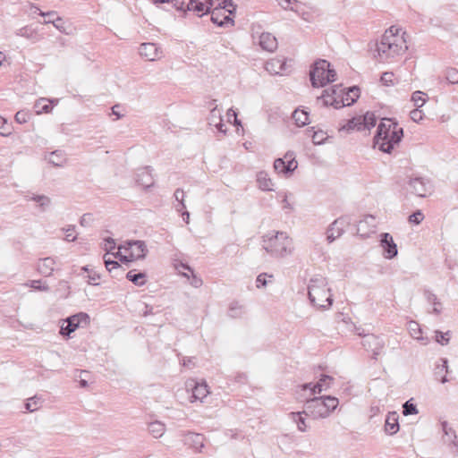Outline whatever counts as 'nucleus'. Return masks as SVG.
I'll return each instance as SVG.
<instances>
[{"instance_id": "nucleus-1", "label": "nucleus", "mask_w": 458, "mask_h": 458, "mask_svg": "<svg viewBox=\"0 0 458 458\" xmlns=\"http://www.w3.org/2000/svg\"><path fill=\"white\" fill-rule=\"evenodd\" d=\"M406 36L400 27L391 26L386 30L380 41L376 44L374 59L382 64L394 62L408 50Z\"/></svg>"}, {"instance_id": "nucleus-2", "label": "nucleus", "mask_w": 458, "mask_h": 458, "mask_svg": "<svg viewBox=\"0 0 458 458\" xmlns=\"http://www.w3.org/2000/svg\"><path fill=\"white\" fill-rule=\"evenodd\" d=\"M403 136V128L398 125L397 122L391 118H383L377 125L376 135H374V148L378 145L380 151L391 153Z\"/></svg>"}, {"instance_id": "nucleus-3", "label": "nucleus", "mask_w": 458, "mask_h": 458, "mask_svg": "<svg viewBox=\"0 0 458 458\" xmlns=\"http://www.w3.org/2000/svg\"><path fill=\"white\" fill-rule=\"evenodd\" d=\"M262 247L270 256L283 258L292 254L293 240L284 232L268 233L262 238Z\"/></svg>"}, {"instance_id": "nucleus-4", "label": "nucleus", "mask_w": 458, "mask_h": 458, "mask_svg": "<svg viewBox=\"0 0 458 458\" xmlns=\"http://www.w3.org/2000/svg\"><path fill=\"white\" fill-rule=\"evenodd\" d=\"M327 286V279L321 276H316L310 280L308 294L314 306L324 309L332 305V294Z\"/></svg>"}, {"instance_id": "nucleus-5", "label": "nucleus", "mask_w": 458, "mask_h": 458, "mask_svg": "<svg viewBox=\"0 0 458 458\" xmlns=\"http://www.w3.org/2000/svg\"><path fill=\"white\" fill-rule=\"evenodd\" d=\"M330 66V63L324 59H319L314 63L310 71V80L312 87H324L336 80V72Z\"/></svg>"}, {"instance_id": "nucleus-6", "label": "nucleus", "mask_w": 458, "mask_h": 458, "mask_svg": "<svg viewBox=\"0 0 458 458\" xmlns=\"http://www.w3.org/2000/svg\"><path fill=\"white\" fill-rule=\"evenodd\" d=\"M154 4H172L173 7L178 11H192L198 16H202L208 13L215 5L214 0H190L188 4L185 0H152Z\"/></svg>"}, {"instance_id": "nucleus-7", "label": "nucleus", "mask_w": 458, "mask_h": 458, "mask_svg": "<svg viewBox=\"0 0 458 458\" xmlns=\"http://www.w3.org/2000/svg\"><path fill=\"white\" fill-rule=\"evenodd\" d=\"M370 126H372V114L367 112L364 115L352 117L345 124L341 125L339 131L350 132L356 130L369 134Z\"/></svg>"}, {"instance_id": "nucleus-8", "label": "nucleus", "mask_w": 458, "mask_h": 458, "mask_svg": "<svg viewBox=\"0 0 458 458\" xmlns=\"http://www.w3.org/2000/svg\"><path fill=\"white\" fill-rule=\"evenodd\" d=\"M352 221V219L351 216L345 215L338 217L331 223L326 232L327 241L328 243H331L337 238L341 237L345 232V228L351 225Z\"/></svg>"}, {"instance_id": "nucleus-9", "label": "nucleus", "mask_w": 458, "mask_h": 458, "mask_svg": "<svg viewBox=\"0 0 458 458\" xmlns=\"http://www.w3.org/2000/svg\"><path fill=\"white\" fill-rule=\"evenodd\" d=\"M303 412L315 420L325 419L329 416L324 405L322 397H313L306 401Z\"/></svg>"}, {"instance_id": "nucleus-10", "label": "nucleus", "mask_w": 458, "mask_h": 458, "mask_svg": "<svg viewBox=\"0 0 458 458\" xmlns=\"http://www.w3.org/2000/svg\"><path fill=\"white\" fill-rule=\"evenodd\" d=\"M66 325H63L60 333L63 335H69L80 327L81 324L88 325L89 323V317L88 314L80 312L66 318Z\"/></svg>"}, {"instance_id": "nucleus-11", "label": "nucleus", "mask_w": 458, "mask_h": 458, "mask_svg": "<svg viewBox=\"0 0 458 458\" xmlns=\"http://www.w3.org/2000/svg\"><path fill=\"white\" fill-rule=\"evenodd\" d=\"M297 161L293 152H287L283 158H277L274 162V168L279 174H290L297 168Z\"/></svg>"}, {"instance_id": "nucleus-12", "label": "nucleus", "mask_w": 458, "mask_h": 458, "mask_svg": "<svg viewBox=\"0 0 458 458\" xmlns=\"http://www.w3.org/2000/svg\"><path fill=\"white\" fill-rule=\"evenodd\" d=\"M380 247L383 250L382 254L384 258L392 259L397 256L398 250L397 245L394 243L392 235L388 233H383L380 234Z\"/></svg>"}, {"instance_id": "nucleus-13", "label": "nucleus", "mask_w": 458, "mask_h": 458, "mask_svg": "<svg viewBox=\"0 0 458 458\" xmlns=\"http://www.w3.org/2000/svg\"><path fill=\"white\" fill-rule=\"evenodd\" d=\"M119 249L130 251L131 259L134 260L144 259L147 252V246L143 241H130L119 246Z\"/></svg>"}, {"instance_id": "nucleus-14", "label": "nucleus", "mask_w": 458, "mask_h": 458, "mask_svg": "<svg viewBox=\"0 0 458 458\" xmlns=\"http://www.w3.org/2000/svg\"><path fill=\"white\" fill-rule=\"evenodd\" d=\"M139 53L147 61L155 62L163 57V51L155 43H142L140 46Z\"/></svg>"}, {"instance_id": "nucleus-15", "label": "nucleus", "mask_w": 458, "mask_h": 458, "mask_svg": "<svg viewBox=\"0 0 458 458\" xmlns=\"http://www.w3.org/2000/svg\"><path fill=\"white\" fill-rule=\"evenodd\" d=\"M360 96V89L356 86L351 87L347 91L344 90V95L340 96L341 99L334 100L332 106L335 109L352 105Z\"/></svg>"}, {"instance_id": "nucleus-16", "label": "nucleus", "mask_w": 458, "mask_h": 458, "mask_svg": "<svg viewBox=\"0 0 458 458\" xmlns=\"http://www.w3.org/2000/svg\"><path fill=\"white\" fill-rule=\"evenodd\" d=\"M444 432V442L448 445L450 452L458 456V439L455 430L449 426L447 421L441 422Z\"/></svg>"}, {"instance_id": "nucleus-17", "label": "nucleus", "mask_w": 458, "mask_h": 458, "mask_svg": "<svg viewBox=\"0 0 458 458\" xmlns=\"http://www.w3.org/2000/svg\"><path fill=\"white\" fill-rule=\"evenodd\" d=\"M186 387L191 388L192 394L191 396L190 401L191 403L195 401L203 402V399L207 397L209 393L208 389V385L205 382H197L194 379H190L186 382Z\"/></svg>"}, {"instance_id": "nucleus-18", "label": "nucleus", "mask_w": 458, "mask_h": 458, "mask_svg": "<svg viewBox=\"0 0 458 458\" xmlns=\"http://www.w3.org/2000/svg\"><path fill=\"white\" fill-rule=\"evenodd\" d=\"M410 191L418 197H426L430 192L429 182L421 177L411 178L409 181Z\"/></svg>"}, {"instance_id": "nucleus-19", "label": "nucleus", "mask_w": 458, "mask_h": 458, "mask_svg": "<svg viewBox=\"0 0 458 458\" xmlns=\"http://www.w3.org/2000/svg\"><path fill=\"white\" fill-rule=\"evenodd\" d=\"M183 441L196 452H201L204 447V437L201 434L188 432L184 435Z\"/></svg>"}, {"instance_id": "nucleus-20", "label": "nucleus", "mask_w": 458, "mask_h": 458, "mask_svg": "<svg viewBox=\"0 0 458 458\" xmlns=\"http://www.w3.org/2000/svg\"><path fill=\"white\" fill-rule=\"evenodd\" d=\"M372 219L371 215L365 216L357 224L356 233L361 239L369 238L372 233L370 220Z\"/></svg>"}, {"instance_id": "nucleus-21", "label": "nucleus", "mask_w": 458, "mask_h": 458, "mask_svg": "<svg viewBox=\"0 0 458 458\" xmlns=\"http://www.w3.org/2000/svg\"><path fill=\"white\" fill-rule=\"evenodd\" d=\"M259 44L263 50L274 52L277 48L276 38L269 32H263L259 36Z\"/></svg>"}, {"instance_id": "nucleus-22", "label": "nucleus", "mask_w": 458, "mask_h": 458, "mask_svg": "<svg viewBox=\"0 0 458 458\" xmlns=\"http://www.w3.org/2000/svg\"><path fill=\"white\" fill-rule=\"evenodd\" d=\"M55 264L54 258L47 257L38 260L37 269L44 276H49L53 274Z\"/></svg>"}, {"instance_id": "nucleus-23", "label": "nucleus", "mask_w": 458, "mask_h": 458, "mask_svg": "<svg viewBox=\"0 0 458 458\" xmlns=\"http://www.w3.org/2000/svg\"><path fill=\"white\" fill-rule=\"evenodd\" d=\"M285 67V64L281 58H273L265 64V69L272 75L281 74Z\"/></svg>"}, {"instance_id": "nucleus-24", "label": "nucleus", "mask_w": 458, "mask_h": 458, "mask_svg": "<svg viewBox=\"0 0 458 458\" xmlns=\"http://www.w3.org/2000/svg\"><path fill=\"white\" fill-rule=\"evenodd\" d=\"M399 430L398 414L395 411L389 412L385 422V431L394 435Z\"/></svg>"}, {"instance_id": "nucleus-25", "label": "nucleus", "mask_w": 458, "mask_h": 458, "mask_svg": "<svg viewBox=\"0 0 458 458\" xmlns=\"http://www.w3.org/2000/svg\"><path fill=\"white\" fill-rule=\"evenodd\" d=\"M136 182L144 188H148L154 183L152 175L148 168H142L137 172Z\"/></svg>"}, {"instance_id": "nucleus-26", "label": "nucleus", "mask_w": 458, "mask_h": 458, "mask_svg": "<svg viewBox=\"0 0 458 458\" xmlns=\"http://www.w3.org/2000/svg\"><path fill=\"white\" fill-rule=\"evenodd\" d=\"M334 381V377L328 375H321L318 382L313 385L311 394H320L323 390L329 388L330 384Z\"/></svg>"}, {"instance_id": "nucleus-27", "label": "nucleus", "mask_w": 458, "mask_h": 458, "mask_svg": "<svg viewBox=\"0 0 458 458\" xmlns=\"http://www.w3.org/2000/svg\"><path fill=\"white\" fill-rule=\"evenodd\" d=\"M47 160L55 166H63L66 163L67 157L64 151L57 149L49 154Z\"/></svg>"}, {"instance_id": "nucleus-28", "label": "nucleus", "mask_w": 458, "mask_h": 458, "mask_svg": "<svg viewBox=\"0 0 458 458\" xmlns=\"http://www.w3.org/2000/svg\"><path fill=\"white\" fill-rule=\"evenodd\" d=\"M257 182L259 184V188L262 191H273V182L272 180L268 177V174L264 172V171H261L259 173H258L257 174Z\"/></svg>"}, {"instance_id": "nucleus-29", "label": "nucleus", "mask_w": 458, "mask_h": 458, "mask_svg": "<svg viewBox=\"0 0 458 458\" xmlns=\"http://www.w3.org/2000/svg\"><path fill=\"white\" fill-rule=\"evenodd\" d=\"M146 277L145 273H137L136 270H130L126 274V278L137 286H142L146 283Z\"/></svg>"}, {"instance_id": "nucleus-30", "label": "nucleus", "mask_w": 458, "mask_h": 458, "mask_svg": "<svg viewBox=\"0 0 458 458\" xmlns=\"http://www.w3.org/2000/svg\"><path fill=\"white\" fill-rule=\"evenodd\" d=\"M408 330L410 332V335L412 338L421 341L422 344H427V341L424 342V338L422 337V330L420 328V326L416 321H410L408 322Z\"/></svg>"}, {"instance_id": "nucleus-31", "label": "nucleus", "mask_w": 458, "mask_h": 458, "mask_svg": "<svg viewBox=\"0 0 458 458\" xmlns=\"http://www.w3.org/2000/svg\"><path fill=\"white\" fill-rule=\"evenodd\" d=\"M303 414V411L289 413L290 419L296 423L297 428L301 432H305L307 430L305 418L302 416Z\"/></svg>"}, {"instance_id": "nucleus-32", "label": "nucleus", "mask_w": 458, "mask_h": 458, "mask_svg": "<svg viewBox=\"0 0 458 458\" xmlns=\"http://www.w3.org/2000/svg\"><path fill=\"white\" fill-rule=\"evenodd\" d=\"M293 119L297 126H304L309 123V114L304 110L296 109L293 113Z\"/></svg>"}, {"instance_id": "nucleus-33", "label": "nucleus", "mask_w": 458, "mask_h": 458, "mask_svg": "<svg viewBox=\"0 0 458 458\" xmlns=\"http://www.w3.org/2000/svg\"><path fill=\"white\" fill-rule=\"evenodd\" d=\"M216 10L220 11H227L230 14H232L235 11V6L233 4L232 0H214Z\"/></svg>"}, {"instance_id": "nucleus-34", "label": "nucleus", "mask_w": 458, "mask_h": 458, "mask_svg": "<svg viewBox=\"0 0 458 458\" xmlns=\"http://www.w3.org/2000/svg\"><path fill=\"white\" fill-rule=\"evenodd\" d=\"M165 430V424L160 421H154L148 425L149 433L156 438L164 435Z\"/></svg>"}, {"instance_id": "nucleus-35", "label": "nucleus", "mask_w": 458, "mask_h": 458, "mask_svg": "<svg viewBox=\"0 0 458 458\" xmlns=\"http://www.w3.org/2000/svg\"><path fill=\"white\" fill-rule=\"evenodd\" d=\"M322 400L324 401V405L327 409V411L330 415V413L335 411L339 403V401L336 397L327 395V396H321Z\"/></svg>"}, {"instance_id": "nucleus-36", "label": "nucleus", "mask_w": 458, "mask_h": 458, "mask_svg": "<svg viewBox=\"0 0 458 458\" xmlns=\"http://www.w3.org/2000/svg\"><path fill=\"white\" fill-rule=\"evenodd\" d=\"M419 412L417 406L413 403L412 399L406 401L403 405V414L404 416L415 415Z\"/></svg>"}, {"instance_id": "nucleus-37", "label": "nucleus", "mask_w": 458, "mask_h": 458, "mask_svg": "<svg viewBox=\"0 0 458 458\" xmlns=\"http://www.w3.org/2000/svg\"><path fill=\"white\" fill-rule=\"evenodd\" d=\"M445 80L451 84H458V70L456 68H447L445 72Z\"/></svg>"}, {"instance_id": "nucleus-38", "label": "nucleus", "mask_w": 458, "mask_h": 458, "mask_svg": "<svg viewBox=\"0 0 458 458\" xmlns=\"http://www.w3.org/2000/svg\"><path fill=\"white\" fill-rule=\"evenodd\" d=\"M339 100L338 99V97H331L330 94H329V90L328 89H325L322 93V95L320 97H318L317 100L318 102V101H322V104L323 106H332L331 103H333L334 100Z\"/></svg>"}, {"instance_id": "nucleus-39", "label": "nucleus", "mask_w": 458, "mask_h": 458, "mask_svg": "<svg viewBox=\"0 0 458 458\" xmlns=\"http://www.w3.org/2000/svg\"><path fill=\"white\" fill-rule=\"evenodd\" d=\"M31 199L38 203L39 207L42 208V209H45L51 203L50 198L45 195H34L31 198Z\"/></svg>"}, {"instance_id": "nucleus-40", "label": "nucleus", "mask_w": 458, "mask_h": 458, "mask_svg": "<svg viewBox=\"0 0 458 458\" xmlns=\"http://www.w3.org/2000/svg\"><path fill=\"white\" fill-rule=\"evenodd\" d=\"M436 334V341L440 344L441 345H446L449 344V341H450V337H449V335H450V331H447L445 333H443L439 330H437L435 332Z\"/></svg>"}, {"instance_id": "nucleus-41", "label": "nucleus", "mask_w": 458, "mask_h": 458, "mask_svg": "<svg viewBox=\"0 0 458 458\" xmlns=\"http://www.w3.org/2000/svg\"><path fill=\"white\" fill-rule=\"evenodd\" d=\"M273 277V275H268L267 273L259 274L256 279L257 287H265L267 284V282L271 281Z\"/></svg>"}, {"instance_id": "nucleus-42", "label": "nucleus", "mask_w": 458, "mask_h": 458, "mask_svg": "<svg viewBox=\"0 0 458 458\" xmlns=\"http://www.w3.org/2000/svg\"><path fill=\"white\" fill-rule=\"evenodd\" d=\"M243 313V307L242 305H239L237 302L231 304L228 313L230 317H241Z\"/></svg>"}, {"instance_id": "nucleus-43", "label": "nucleus", "mask_w": 458, "mask_h": 458, "mask_svg": "<svg viewBox=\"0 0 458 458\" xmlns=\"http://www.w3.org/2000/svg\"><path fill=\"white\" fill-rule=\"evenodd\" d=\"M39 403H40L39 399L37 396H34V397L28 399V401L25 404V407L29 411L33 412V411L38 410Z\"/></svg>"}, {"instance_id": "nucleus-44", "label": "nucleus", "mask_w": 458, "mask_h": 458, "mask_svg": "<svg viewBox=\"0 0 458 458\" xmlns=\"http://www.w3.org/2000/svg\"><path fill=\"white\" fill-rule=\"evenodd\" d=\"M11 133V125L7 123L5 118L0 115V134L3 136H8Z\"/></svg>"}, {"instance_id": "nucleus-45", "label": "nucleus", "mask_w": 458, "mask_h": 458, "mask_svg": "<svg viewBox=\"0 0 458 458\" xmlns=\"http://www.w3.org/2000/svg\"><path fill=\"white\" fill-rule=\"evenodd\" d=\"M394 73L391 72H386L382 74L380 78V82L385 86H393L394 83Z\"/></svg>"}, {"instance_id": "nucleus-46", "label": "nucleus", "mask_w": 458, "mask_h": 458, "mask_svg": "<svg viewBox=\"0 0 458 458\" xmlns=\"http://www.w3.org/2000/svg\"><path fill=\"white\" fill-rule=\"evenodd\" d=\"M174 198L179 202L180 208H177L178 211L184 209V191L182 189H176L174 191Z\"/></svg>"}, {"instance_id": "nucleus-47", "label": "nucleus", "mask_w": 458, "mask_h": 458, "mask_svg": "<svg viewBox=\"0 0 458 458\" xmlns=\"http://www.w3.org/2000/svg\"><path fill=\"white\" fill-rule=\"evenodd\" d=\"M223 12L220 10L213 9L211 12V21L213 23L217 24L218 26L222 27V18H223Z\"/></svg>"}, {"instance_id": "nucleus-48", "label": "nucleus", "mask_w": 458, "mask_h": 458, "mask_svg": "<svg viewBox=\"0 0 458 458\" xmlns=\"http://www.w3.org/2000/svg\"><path fill=\"white\" fill-rule=\"evenodd\" d=\"M422 95H424V93L421 91H415L412 94L411 100L414 102L417 108L421 107L426 102V100L422 98Z\"/></svg>"}, {"instance_id": "nucleus-49", "label": "nucleus", "mask_w": 458, "mask_h": 458, "mask_svg": "<svg viewBox=\"0 0 458 458\" xmlns=\"http://www.w3.org/2000/svg\"><path fill=\"white\" fill-rule=\"evenodd\" d=\"M82 270L89 273V276H88V283L89 284H94V285L98 284V281L99 280L100 276L97 272H93V271L89 272V269L88 268V267H83Z\"/></svg>"}, {"instance_id": "nucleus-50", "label": "nucleus", "mask_w": 458, "mask_h": 458, "mask_svg": "<svg viewBox=\"0 0 458 458\" xmlns=\"http://www.w3.org/2000/svg\"><path fill=\"white\" fill-rule=\"evenodd\" d=\"M30 286L42 292H47L49 290V286L47 284H43L41 280L30 281Z\"/></svg>"}, {"instance_id": "nucleus-51", "label": "nucleus", "mask_w": 458, "mask_h": 458, "mask_svg": "<svg viewBox=\"0 0 458 458\" xmlns=\"http://www.w3.org/2000/svg\"><path fill=\"white\" fill-rule=\"evenodd\" d=\"M215 102L216 100H213L210 104V106H212L209 118L210 124H215L218 122V114H220V112L217 110V106L215 105Z\"/></svg>"}, {"instance_id": "nucleus-52", "label": "nucleus", "mask_w": 458, "mask_h": 458, "mask_svg": "<svg viewBox=\"0 0 458 458\" xmlns=\"http://www.w3.org/2000/svg\"><path fill=\"white\" fill-rule=\"evenodd\" d=\"M423 219L424 215L420 210H417L416 212L409 216V222L415 225L420 224Z\"/></svg>"}, {"instance_id": "nucleus-53", "label": "nucleus", "mask_w": 458, "mask_h": 458, "mask_svg": "<svg viewBox=\"0 0 458 458\" xmlns=\"http://www.w3.org/2000/svg\"><path fill=\"white\" fill-rule=\"evenodd\" d=\"M326 139H327L326 134L322 131H314L312 134V141L316 145L322 144Z\"/></svg>"}, {"instance_id": "nucleus-54", "label": "nucleus", "mask_w": 458, "mask_h": 458, "mask_svg": "<svg viewBox=\"0 0 458 458\" xmlns=\"http://www.w3.org/2000/svg\"><path fill=\"white\" fill-rule=\"evenodd\" d=\"M329 94L331 97H338V99H341L342 95H344V89H342L341 85H335L332 88L328 89Z\"/></svg>"}, {"instance_id": "nucleus-55", "label": "nucleus", "mask_w": 458, "mask_h": 458, "mask_svg": "<svg viewBox=\"0 0 458 458\" xmlns=\"http://www.w3.org/2000/svg\"><path fill=\"white\" fill-rule=\"evenodd\" d=\"M441 362L442 364L441 365H437V368H436V372H435V375L437 377L438 374H441L443 371H445V373H448V360L447 359L445 358H442L441 360Z\"/></svg>"}, {"instance_id": "nucleus-56", "label": "nucleus", "mask_w": 458, "mask_h": 458, "mask_svg": "<svg viewBox=\"0 0 458 458\" xmlns=\"http://www.w3.org/2000/svg\"><path fill=\"white\" fill-rule=\"evenodd\" d=\"M15 121L18 123H25L28 122L29 120V114L25 111H18L16 114H15Z\"/></svg>"}, {"instance_id": "nucleus-57", "label": "nucleus", "mask_w": 458, "mask_h": 458, "mask_svg": "<svg viewBox=\"0 0 458 458\" xmlns=\"http://www.w3.org/2000/svg\"><path fill=\"white\" fill-rule=\"evenodd\" d=\"M424 296L426 298V300L428 301V302H431L433 303V305H441V302L438 301L436 294H434L432 292H430L429 290H425L424 292Z\"/></svg>"}, {"instance_id": "nucleus-58", "label": "nucleus", "mask_w": 458, "mask_h": 458, "mask_svg": "<svg viewBox=\"0 0 458 458\" xmlns=\"http://www.w3.org/2000/svg\"><path fill=\"white\" fill-rule=\"evenodd\" d=\"M105 265L106 269L109 272H112L114 269H118L121 267L120 264L115 260H110L106 259V255L104 256Z\"/></svg>"}, {"instance_id": "nucleus-59", "label": "nucleus", "mask_w": 458, "mask_h": 458, "mask_svg": "<svg viewBox=\"0 0 458 458\" xmlns=\"http://www.w3.org/2000/svg\"><path fill=\"white\" fill-rule=\"evenodd\" d=\"M46 101H47L46 99L41 98V99H39V100L36 103L35 106H36V107H38V108H40L39 110H38V111H37V113H38V114H40V113H42V112H44V113H48V112L50 111L51 106H50L48 104H45V105H44V106H42L41 107L39 106L41 103H44V102H46Z\"/></svg>"}, {"instance_id": "nucleus-60", "label": "nucleus", "mask_w": 458, "mask_h": 458, "mask_svg": "<svg viewBox=\"0 0 458 458\" xmlns=\"http://www.w3.org/2000/svg\"><path fill=\"white\" fill-rule=\"evenodd\" d=\"M411 119L416 123L422 120V113L419 108L412 110L410 114Z\"/></svg>"}, {"instance_id": "nucleus-61", "label": "nucleus", "mask_w": 458, "mask_h": 458, "mask_svg": "<svg viewBox=\"0 0 458 458\" xmlns=\"http://www.w3.org/2000/svg\"><path fill=\"white\" fill-rule=\"evenodd\" d=\"M115 248V242L114 239L112 238H106L105 239V245H104V249L107 251V252H110L111 250H113Z\"/></svg>"}, {"instance_id": "nucleus-62", "label": "nucleus", "mask_w": 458, "mask_h": 458, "mask_svg": "<svg viewBox=\"0 0 458 458\" xmlns=\"http://www.w3.org/2000/svg\"><path fill=\"white\" fill-rule=\"evenodd\" d=\"M30 34H31V32L28 27L21 28L16 31L17 36L24 37V38H28L30 37Z\"/></svg>"}, {"instance_id": "nucleus-63", "label": "nucleus", "mask_w": 458, "mask_h": 458, "mask_svg": "<svg viewBox=\"0 0 458 458\" xmlns=\"http://www.w3.org/2000/svg\"><path fill=\"white\" fill-rule=\"evenodd\" d=\"M73 230H74V226L69 227L68 229H66V230H65V233H66V234H65V240H66L67 242H73V241H75V240H76V238H77V237H76V235H74V234L72 233V231H73Z\"/></svg>"}, {"instance_id": "nucleus-64", "label": "nucleus", "mask_w": 458, "mask_h": 458, "mask_svg": "<svg viewBox=\"0 0 458 458\" xmlns=\"http://www.w3.org/2000/svg\"><path fill=\"white\" fill-rule=\"evenodd\" d=\"M202 284H203V281H202V279L200 277H199V276H197L195 275L192 276V279L191 281V284L193 287L199 288V287H200L202 285Z\"/></svg>"}]
</instances>
